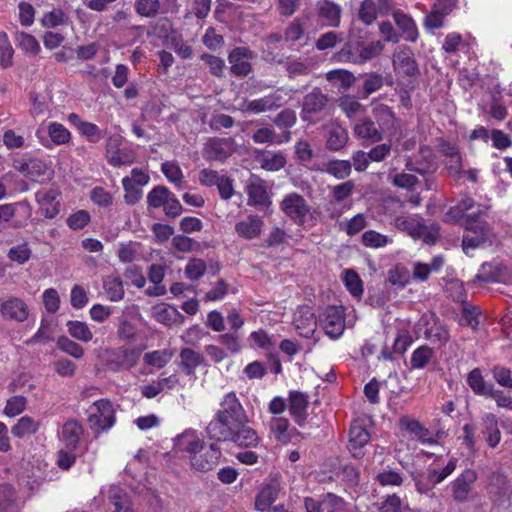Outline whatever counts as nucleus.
Wrapping results in <instances>:
<instances>
[{
	"label": "nucleus",
	"mask_w": 512,
	"mask_h": 512,
	"mask_svg": "<svg viewBox=\"0 0 512 512\" xmlns=\"http://www.w3.org/2000/svg\"><path fill=\"white\" fill-rule=\"evenodd\" d=\"M485 215L484 209L467 214L458 204L450 207L445 213V222L458 223L465 230L462 239V248L465 254H468L470 249L475 250L493 242L495 235L492 227L485 220Z\"/></svg>",
	"instance_id": "1"
},
{
	"label": "nucleus",
	"mask_w": 512,
	"mask_h": 512,
	"mask_svg": "<svg viewBox=\"0 0 512 512\" xmlns=\"http://www.w3.org/2000/svg\"><path fill=\"white\" fill-rule=\"evenodd\" d=\"M243 422H248L246 411L235 392H229L221 400L220 408L206 427L207 436L217 441L225 439Z\"/></svg>",
	"instance_id": "2"
},
{
	"label": "nucleus",
	"mask_w": 512,
	"mask_h": 512,
	"mask_svg": "<svg viewBox=\"0 0 512 512\" xmlns=\"http://www.w3.org/2000/svg\"><path fill=\"white\" fill-rule=\"evenodd\" d=\"M140 352L125 346L109 348L103 351L102 359L109 371L120 372L134 367L139 360Z\"/></svg>",
	"instance_id": "3"
},
{
	"label": "nucleus",
	"mask_w": 512,
	"mask_h": 512,
	"mask_svg": "<svg viewBox=\"0 0 512 512\" xmlns=\"http://www.w3.org/2000/svg\"><path fill=\"white\" fill-rule=\"evenodd\" d=\"M384 45L380 40L372 41L367 44L363 43H347L339 52L341 60L354 64H363L380 55Z\"/></svg>",
	"instance_id": "4"
},
{
	"label": "nucleus",
	"mask_w": 512,
	"mask_h": 512,
	"mask_svg": "<svg viewBox=\"0 0 512 512\" xmlns=\"http://www.w3.org/2000/svg\"><path fill=\"white\" fill-rule=\"evenodd\" d=\"M280 209L294 224L304 226L311 213V206L306 199L297 192L284 196L280 202Z\"/></svg>",
	"instance_id": "5"
},
{
	"label": "nucleus",
	"mask_w": 512,
	"mask_h": 512,
	"mask_svg": "<svg viewBox=\"0 0 512 512\" xmlns=\"http://www.w3.org/2000/svg\"><path fill=\"white\" fill-rule=\"evenodd\" d=\"M320 324L330 338H339L345 330V312L342 306H329L319 316Z\"/></svg>",
	"instance_id": "6"
},
{
	"label": "nucleus",
	"mask_w": 512,
	"mask_h": 512,
	"mask_svg": "<svg viewBox=\"0 0 512 512\" xmlns=\"http://www.w3.org/2000/svg\"><path fill=\"white\" fill-rule=\"evenodd\" d=\"M235 151L233 138H209L204 144L202 155L207 161L225 162Z\"/></svg>",
	"instance_id": "7"
},
{
	"label": "nucleus",
	"mask_w": 512,
	"mask_h": 512,
	"mask_svg": "<svg viewBox=\"0 0 512 512\" xmlns=\"http://www.w3.org/2000/svg\"><path fill=\"white\" fill-rule=\"evenodd\" d=\"M392 64L396 74L417 78L420 74L414 52L408 46H400L393 54Z\"/></svg>",
	"instance_id": "8"
},
{
	"label": "nucleus",
	"mask_w": 512,
	"mask_h": 512,
	"mask_svg": "<svg viewBox=\"0 0 512 512\" xmlns=\"http://www.w3.org/2000/svg\"><path fill=\"white\" fill-rule=\"evenodd\" d=\"M93 411L88 422L92 429L97 431H105L111 428L115 422V411L113 404L107 399H101L93 404Z\"/></svg>",
	"instance_id": "9"
},
{
	"label": "nucleus",
	"mask_w": 512,
	"mask_h": 512,
	"mask_svg": "<svg viewBox=\"0 0 512 512\" xmlns=\"http://www.w3.org/2000/svg\"><path fill=\"white\" fill-rule=\"evenodd\" d=\"M13 168L32 181L45 176L49 178L52 174V170L44 160L31 156L14 159Z\"/></svg>",
	"instance_id": "10"
},
{
	"label": "nucleus",
	"mask_w": 512,
	"mask_h": 512,
	"mask_svg": "<svg viewBox=\"0 0 512 512\" xmlns=\"http://www.w3.org/2000/svg\"><path fill=\"white\" fill-rule=\"evenodd\" d=\"M122 137L110 135L106 141V159L114 167L130 165L135 161V153L131 149H121Z\"/></svg>",
	"instance_id": "11"
},
{
	"label": "nucleus",
	"mask_w": 512,
	"mask_h": 512,
	"mask_svg": "<svg viewBox=\"0 0 512 512\" xmlns=\"http://www.w3.org/2000/svg\"><path fill=\"white\" fill-rule=\"evenodd\" d=\"M353 135L363 144L371 145L383 140L384 134L371 117L359 118L352 127Z\"/></svg>",
	"instance_id": "12"
},
{
	"label": "nucleus",
	"mask_w": 512,
	"mask_h": 512,
	"mask_svg": "<svg viewBox=\"0 0 512 512\" xmlns=\"http://www.w3.org/2000/svg\"><path fill=\"white\" fill-rule=\"evenodd\" d=\"M246 193L248 196V205L250 206L265 209L271 205L265 181L254 174H252L247 181Z\"/></svg>",
	"instance_id": "13"
},
{
	"label": "nucleus",
	"mask_w": 512,
	"mask_h": 512,
	"mask_svg": "<svg viewBox=\"0 0 512 512\" xmlns=\"http://www.w3.org/2000/svg\"><path fill=\"white\" fill-rule=\"evenodd\" d=\"M328 98L319 88H314L303 98L301 118L304 121H313L327 106Z\"/></svg>",
	"instance_id": "14"
},
{
	"label": "nucleus",
	"mask_w": 512,
	"mask_h": 512,
	"mask_svg": "<svg viewBox=\"0 0 512 512\" xmlns=\"http://www.w3.org/2000/svg\"><path fill=\"white\" fill-rule=\"evenodd\" d=\"M254 56V52L247 47L234 48L228 55L231 73L240 77L247 76L252 71L250 60Z\"/></svg>",
	"instance_id": "15"
},
{
	"label": "nucleus",
	"mask_w": 512,
	"mask_h": 512,
	"mask_svg": "<svg viewBox=\"0 0 512 512\" xmlns=\"http://www.w3.org/2000/svg\"><path fill=\"white\" fill-rule=\"evenodd\" d=\"M417 326L425 327L424 337L432 344H437L439 347H442L449 341V332L438 319L424 316L419 320Z\"/></svg>",
	"instance_id": "16"
},
{
	"label": "nucleus",
	"mask_w": 512,
	"mask_h": 512,
	"mask_svg": "<svg viewBox=\"0 0 512 512\" xmlns=\"http://www.w3.org/2000/svg\"><path fill=\"white\" fill-rule=\"evenodd\" d=\"M221 449L217 444H211L209 447L204 448L199 454L191 456V466L200 472H207L212 470L220 462Z\"/></svg>",
	"instance_id": "17"
},
{
	"label": "nucleus",
	"mask_w": 512,
	"mask_h": 512,
	"mask_svg": "<svg viewBox=\"0 0 512 512\" xmlns=\"http://www.w3.org/2000/svg\"><path fill=\"white\" fill-rule=\"evenodd\" d=\"M370 440V433L360 423L354 422L350 426L347 449L352 457L360 459L364 456V447Z\"/></svg>",
	"instance_id": "18"
},
{
	"label": "nucleus",
	"mask_w": 512,
	"mask_h": 512,
	"mask_svg": "<svg viewBox=\"0 0 512 512\" xmlns=\"http://www.w3.org/2000/svg\"><path fill=\"white\" fill-rule=\"evenodd\" d=\"M0 315L5 320L22 323L29 316V308L22 299L9 297L0 304Z\"/></svg>",
	"instance_id": "19"
},
{
	"label": "nucleus",
	"mask_w": 512,
	"mask_h": 512,
	"mask_svg": "<svg viewBox=\"0 0 512 512\" xmlns=\"http://www.w3.org/2000/svg\"><path fill=\"white\" fill-rule=\"evenodd\" d=\"M309 396L300 391H290L288 395V409L291 417L297 425L304 426L308 413Z\"/></svg>",
	"instance_id": "20"
},
{
	"label": "nucleus",
	"mask_w": 512,
	"mask_h": 512,
	"mask_svg": "<svg viewBox=\"0 0 512 512\" xmlns=\"http://www.w3.org/2000/svg\"><path fill=\"white\" fill-rule=\"evenodd\" d=\"M282 97L278 94H270L259 99L244 100L239 110L244 113L260 114L267 111H272L281 106Z\"/></svg>",
	"instance_id": "21"
},
{
	"label": "nucleus",
	"mask_w": 512,
	"mask_h": 512,
	"mask_svg": "<svg viewBox=\"0 0 512 512\" xmlns=\"http://www.w3.org/2000/svg\"><path fill=\"white\" fill-rule=\"evenodd\" d=\"M232 435L225 436V439L219 441H231L237 446L253 448L260 442V437L255 429L248 425V422H243L238 428L234 429Z\"/></svg>",
	"instance_id": "22"
},
{
	"label": "nucleus",
	"mask_w": 512,
	"mask_h": 512,
	"mask_svg": "<svg viewBox=\"0 0 512 512\" xmlns=\"http://www.w3.org/2000/svg\"><path fill=\"white\" fill-rule=\"evenodd\" d=\"M405 168L420 175L433 172L436 169V163L432 149L428 146L420 147L416 160L407 161Z\"/></svg>",
	"instance_id": "23"
},
{
	"label": "nucleus",
	"mask_w": 512,
	"mask_h": 512,
	"mask_svg": "<svg viewBox=\"0 0 512 512\" xmlns=\"http://www.w3.org/2000/svg\"><path fill=\"white\" fill-rule=\"evenodd\" d=\"M394 226L414 239L422 238L427 229L424 219L419 215L397 216L394 219Z\"/></svg>",
	"instance_id": "24"
},
{
	"label": "nucleus",
	"mask_w": 512,
	"mask_h": 512,
	"mask_svg": "<svg viewBox=\"0 0 512 512\" xmlns=\"http://www.w3.org/2000/svg\"><path fill=\"white\" fill-rule=\"evenodd\" d=\"M293 323L299 334L309 338L316 328V318L309 306H301L294 313Z\"/></svg>",
	"instance_id": "25"
},
{
	"label": "nucleus",
	"mask_w": 512,
	"mask_h": 512,
	"mask_svg": "<svg viewBox=\"0 0 512 512\" xmlns=\"http://www.w3.org/2000/svg\"><path fill=\"white\" fill-rule=\"evenodd\" d=\"M342 8L329 0H320L317 3V15L325 27L336 28L340 25Z\"/></svg>",
	"instance_id": "26"
},
{
	"label": "nucleus",
	"mask_w": 512,
	"mask_h": 512,
	"mask_svg": "<svg viewBox=\"0 0 512 512\" xmlns=\"http://www.w3.org/2000/svg\"><path fill=\"white\" fill-rule=\"evenodd\" d=\"M263 226L264 221L258 215L250 214L235 224V232L240 238L253 240L261 235Z\"/></svg>",
	"instance_id": "27"
},
{
	"label": "nucleus",
	"mask_w": 512,
	"mask_h": 512,
	"mask_svg": "<svg viewBox=\"0 0 512 512\" xmlns=\"http://www.w3.org/2000/svg\"><path fill=\"white\" fill-rule=\"evenodd\" d=\"M477 474L472 469L463 471L452 483L451 490L453 498L456 501L463 502L467 500L471 491V485L476 481Z\"/></svg>",
	"instance_id": "28"
},
{
	"label": "nucleus",
	"mask_w": 512,
	"mask_h": 512,
	"mask_svg": "<svg viewBox=\"0 0 512 512\" xmlns=\"http://www.w3.org/2000/svg\"><path fill=\"white\" fill-rule=\"evenodd\" d=\"M204 357L199 352L189 347L180 350L177 365L186 376H194L196 369L202 365Z\"/></svg>",
	"instance_id": "29"
},
{
	"label": "nucleus",
	"mask_w": 512,
	"mask_h": 512,
	"mask_svg": "<svg viewBox=\"0 0 512 512\" xmlns=\"http://www.w3.org/2000/svg\"><path fill=\"white\" fill-rule=\"evenodd\" d=\"M83 436V427L74 419L67 420L60 432L59 438L69 450H76Z\"/></svg>",
	"instance_id": "30"
},
{
	"label": "nucleus",
	"mask_w": 512,
	"mask_h": 512,
	"mask_svg": "<svg viewBox=\"0 0 512 512\" xmlns=\"http://www.w3.org/2000/svg\"><path fill=\"white\" fill-rule=\"evenodd\" d=\"M481 433L489 447L495 448L500 443L501 432L496 415L486 413L481 418Z\"/></svg>",
	"instance_id": "31"
},
{
	"label": "nucleus",
	"mask_w": 512,
	"mask_h": 512,
	"mask_svg": "<svg viewBox=\"0 0 512 512\" xmlns=\"http://www.w3.org/2000/svg\"><path fill=\"white\" fill-rule=\"evenodd\" d=\"M399 424L402 429L408 431L421 443L429 445L437 443V441L431 437L430 431L426 427H424L418 420L409 418L408 416H403L400 418Z\"/></svg>",
	"instance_id": "32"
},
{
	"label": "nucleus",
	"mask_w": 512,
	"mask_h": 512,
	"mask_svg": "<svg viewBox=\"0 0 512 512\" xmlns=\"http://www.w3.org/2000/svg\"><path fill=\"white\" fill-rule=\"evenodd\" d=\"M68 121L82 136L86 137L89 142L97 143L102 138V131L100 128L92 122L82 120L78 114L70 113L68 115Z\"/></svg>",
	"instance_id": "33"
},
{
	"label": "nucleus",
	"mask_w": 512,
	"mask_h": 512,
	"mask_svg": "<svg viewBox=\"0 0 512 512\" xmlns=\"http://www.w3.org/2000/svg\"><path fill=\"white\" fill-rule=\"evenodd\" d=\"M393 19L397 27L402 31L403 38L409 42H415L419 33L415 21L401 10L393 13Z\"/></svg>",
	"instance_id": "34"
},
{
	"label": "nucleus",
	"mask_w": 512,
	"mask_h": 512,
	"mask_svg": "<svg viewBox=\"0 0 512 512\" xmlns=\"http://www.w3.org/2000/svg\"><path fill=\"white\" fill-rule=\"evenodd\" d=\"M348 139V131L344 127L332 124L327 129L326 148L330 151H339L346 146Z\"/></svg>",
	"instance_id": "35"
},
{
	"label": "nucleus",
	"mask_w": 512,
	"mask_h": 512,
	"mask_svg": "<svg viewBox=\"0 0 512 512\" xmlns=\"http://www.w3.org/2000/svg\"><path fill=\"white\" fill-rule=\"evenodd\" d=\"M372 116L377 127L381 128L382 133L394 127L396 117L391 107L385 104H378L372 108Z\"/></svg>",
	"instance_id": "36"
},
{
	"label": "nucleus",
	"mask_w": 512,
	"mask_h": 512,
	"mask_svg": "<svg viewBox=\"0 0 512 512\" xmlns=\"http://www.w3.org/2000/svg\"><path fill=\"white\" fill-rule=\"evenodd\" d=\"M261 168L267 171H279L285 167L286 156L281 151L264 150L258 156Z\"/></svg>",
	"instance_id": "37"
},
{
	"label": "nucleus",
	"mask_w": 512,
	"mask_h": 512,
	"mask_svg": "<svg viewBox=\"0 0 512 512\" xmlns=\"http://www.w3.org/2000/svg\"><path fill=\"white\" fill-rule=\"evenodd\" d=\"M154 317L157 322L167 326L182 324L184 316L172 306L159 305L154 308Z\"/></svg>",
	"instance_id": "38"
},
{
	"label": "nucleus",
	"mask_w": 512,
	"mask_h": 512,
	"mask_svg": "<svg viewBox=\"0 0 512 512\" xmlns=\"http://www.w3.org/2000/svg\"><path fill=\"white\" fill-rule=\"evenodd\" d=\"M289 420L281 416H274L269 421V430L274 438L280 443H288L291 440L289 431Z\"/></svg>",
	"instance_id": "39"
},
{
	"label": "nucleus",
	"mask_w": 512,
	"mask_h": 512,
	"mask_svg": "<svg viewBox=\"0 0 512 512\" xmlns=\"http://www.w3.org/2000/svg\"><path fill=\"white\" fill-rule=\"evenodd\" d=\"M40 422L34 420L30 416H23L17 420L16 424L12 426L11 433L14 437L24 438L36 434L40 429Z\"/></svg>",
	"instance_id": "40"
},
{
	"label": "nucleus",
	"mask_w": 512,
	"mask_h": 512,
	"mask_svg": "<svg viewBox=\"0 0 512 512\" xmlns=\"http://www.w3.org/2000/svg\"><path fill=\"white\" fill-rule=\"evenodd\" d=\"M283 67L285 68L290 79L306 76L311 72L310 65L306 60L296 58L291 55L286 56Z\"/></svg>",
	"instance_id": "41"
},
{
	"label": "nucleus",
	"mask_w": 512,
	"mask_h": 512,
	"mask_svg": "<svg viewBox=\"0 0 512 512\" xmlns=\"http://www.w3.org/2000/svg\"><path fill=\"white\" fill-rule=\"evenodd\" d=\"M467 384L476 395L484 397L491 394V390L494 387L492 384H489L484 380L481 371L478 368L469 372L467 376Z\"/></svg>",
	"instance_id": "42"
},
{
	"label": "nucleus",
	"mask_w": 512,
	"mask_h": 512,
	"mask_svg": "<svg viewBox=\"0 0 512 512\" xmlns=\"http://www.w3.org/2000/svg\"><path fill=\"white\" fill-rule=\"evenodd\" d=\"M456 464V459H450L447 465L441 470L429 467L425 472H423L425 474V479L429 482L432 489L454 472Z\"/></svg>",
	"instance_id": "43"
},
{
	"label": "nucleus",
	"mask_w": 512,
	"mask_h": 512,
	"mask_svg": "<svg viewBox=\"0 0 512 512\" xmlns=\"http://www.w3.org/2000/svg\"><path fill=\"white\" fill-rule=\"evenodd\" d=\"M165 276V269L160 264H152L149 267L148 279L155 286L152 289L147 290V294L150 296H162L166 293V288L161 285Z\"/></svg>",
	"instance_id": "44"
},
{
	"label": "nucleus",
	"mask_w": 512,
	"mask_h": 512,
	"mask_svg": "<svg viewBox=\"0 0 512 512\" xmlns=\"http://www.w3.org/2000/svg\"><path fill=\"white\" fill-rule=\"evenodd\" d=\"M0 512H20L16 490L9 484H3L0 492Z\"/></svg>",
	"instance_id": "45"
},
{
	"label": "nucleus",
	"mask_w": 512,
	"mask_h": 512,
	"mask_svg": "<svg viewBox=\"0 0 512 512\" xmlns=\"http://www.w3.org/2000/svg\"><path fill=\"white\" fill-rule=\"evenodd\" d=\"M279 490L274 485H268L261 489L255 500V509L259 512L266 511L278 498Z\"/></svg>",
	"instance_id": "46"
},
{
	"label": "nucleus",
	"mask_w": 512,
	"mask_h": 512,
	"mask_svg": "<svg viewBox=\"0 0 512 512\" xmlns=\"http://www.w3.org/2000/svg\"><path fill=\"white\" fill-rule=\"evenodd\" d=\"M322 171L334 176L337 179L347 178L352 171V164L348 160L334 159L330 160L324 165Z\"/></svg>",
	"instance_id": "47"
},
{
	"label": "nucleus",
	"mask_w": 512,
	"mask_h": 512,
	"mask_svg": "<svg viewBox=\"0 0 512 512\" xmlns=\"http://www.w3.org/2000/svg\"><path fill=\"white\" fill-rule=\"evenodd\" d=\"M174 356V351L171 349L155 350L148 352L144 355V362L156 368H163L166 366Z\"/></svg>",
	"instance_id": "48"
},
{
	"label": "nucleus",
	"mask_w": 512,
	"mask_h": 512,
	"mask_svg": "<svg viewBox=\"0 0 512 512\" xmlns=\"http://www.w3.org/2000/svg\"><path fill=\"white\" fill-rule=\"evenodd\" d=\"M104 290L108 298L113 301H120L124 297V287L121 279L117 276H108L103 281Z\"/></svg>",
	"instance_id": "49"
},
{
	"label": "nucleus",
	"mask_w": 512,
	"mask_h": 512,
	"mask_svg": "<svg viewBox=\"0 0 512 512\" xmlns=\"http://www.w3.org/2000/svg\"><path fill=\"white\" fill-rule=\"evenodd\" d=\"M326 79L344 90L349 89L355 82V76L351 72L343 69L329 71L326 74Z\"/></svg>",
	"instance_id": "50"
},
{
	"label": "nucleus",
	"mask_w": 512,
	"mask_h": 512,
	"mask_svg": "<svg viewBox=\"0 0 512 512\" xmlns=\"http://www.w3.org/2000/svg\"><path fill=\"white\" fill-rule=\"evenodd\" d=\"M434 357V351L427 345H422L413 351L410 359L412 369H423Z\"/></svg>",
	"instance_id": "51"
},
{
	"label": "nucleus",
	"mask_w": 512,
	"mask_h": 512,
	"mask_svg": "<svg viewBox=\"0 0 512 512\" xmlns=\"http://www.w3.org/2000/svg\"><path fill=\"white\" fill-rule=\"evenodd\" d=\"M48 135L55 145H64L71 139L70 131L61 123L51 122L47 128Z\"/></svg>",
	"instance_id": "52"
},
{
	"label": "nucleus",
	"mask_w": 512,
	"mask_h": 512,
	"mask_svg": "<svg viewBox=\"0 0 512 512\" xmlns=\"http://www.w3.org/2000/svg\"><path fill=\"white\" fill-rule=\"evenodd\" d=\"M67 328L69 334L77 340L89 342L93 338V333L85 322L70 320L67 322Z\"/></svg>",
	"instance_id": "53"
},
{
	"label": "nucleus",
	"mask_w": 512,
	"mask_h": 512,
	"mask_svg": "<svg viewBox=\"0 0 512 512\" xmlns=\"http://www.w3.org/2000/svg\"><path fill=\"white\" fill-rule=\"evenodd\" d=\"M177 446L191 456L199 454L203 450V443L193 434H184L178 437Z\"/></svg>",
	"instance_id": "54"
},
{
	"label": "nucleus",
	"mask_w": 512,
	"mask_h": 512,
	"mask_svg": "<svg viewBox=\"0 0 512 512\" xmlns=\"http://www.w3.org/2000/svg\"><path fill=\"white\" fill-rule=\"evenodd\" d=\"M362 244L369 248L385 247L391 239L387 235H383L375 230H367L361 236Z\"/></svg>",
	"instance_id": "55"
},
{
	"label": "nucleus",
	"mask_w": 512,
	"mask_h": 512,
	"mask_svg": "<svg viewBox=\"0 0 512 512\" xmlns=\"http://www.w3.org/2000/svg\"><path fill=\"white\" fill-rule=\"evenodd\" d=\"M31 255L32 250L26 242L11 247L7 252V257L18 265L28 262Z\"/></svg>",
	"instance_id": "56"
},
{
	"label": "nucleus",
	"mask_w": 512,
	"mask_h": 512,
	"mask_svg": "<svg viewBox=\"0 0 512 512\" xmlns=\"http://www.w3.org/2000/svg\"><path fill=\"white\" fill-rule=\"evenodd\" d=\"M171 191L162 185H158L154 187L148 194H147V203L148 206L153 208H159L163 207L168 199L170 197Z\"/></svg>",
	"instance_id": "57"
},
{
	"label": "nucleus",
	"mask_w": 512,
	"mask_h": 512,
	"mask_svg": "<svg viewBox=\"0 0 512 512\" xmlns=\"http://www.w3.org/2000/svg\"><path fill=\"white\" fill-rule=\"evenodd\" d=\"M207 269V265L204 260L200 258H192L188 261L185 267V275L191 281L199 280Z\"/></svg>",
	"instance_id": "58"
},
{
	"label": "nucleus",
	"mask_w": 512,
	"mask_h": 512,
	"mask_svg": "<svg viewBox=\"0 0 512 512\" xmlns=\"http://www.w3.org/2000/svg\"><path fill=\"white\" fill-rule=\"evenodd\" d=\"M16 41L20 48L26 53L37 55L40 52V44L37 39L28 33L19 32L16 35Z\"/></svg>",
	"instance_id": "59"
},
{
	"label": "nucleus",
	"mask_w": 512,
	"mask_h": 512,
	"mask_svg": "<svg viewBox=\"0 0 512 512\" xmlns=\"http://www.w3.org/2000/svg\"><path fill=\"white\" fill-rule=\"evenodd\" d=\"M159 0H135V10L143 17L152 18L156 16L160 10Z\"/></svg>",
	"instance_id": "60"
},
{
	"label": "nucleus",
	"mask_w": 512,
	"mask_h": 512,
	"mask_svg": "<svg viewBox=\"0 0 512 512\" xmlns=\"http://www.w3.org/2000/svg\"><path fill=\"white\" fill-rule=\"evenodd\" d=\"M339 108L348 118L355 117L363 110L362 104L349 95L343 96L339 99Z\"/></svg>",
	"instance_id": "61"
},
{
	"label": "nucleus",
	"mask_w": 512,
	"mask_h": 512,
	"mask_svg": "<svg viewBox=\"0 0 512 512\" xmlns=\"http://www.w3.org/2000/svg\"><path fill=\"white\" fill-rule=\"evenodd\" d=\"M411 278L410 271L403 265H396L388 272V279L391 284L405 286Z\"/></svg>",
	"instance_id": "62"
},
{
	"label": "nucleus",
	"mask_w": 512,
	"mask_h": 512,
	"mask_svg": "<svg viewBox=\"0 0 512 512\" xmlns=\"http://www.w3.org/2000/svg\"><path fill=\"white\" fill-rule=\"evenodd\" d=\"M344 284L354 297H360L363 294L362 280L355 271L347 270L345 272Z\"/></svg>",
	"instance_id": "63"
},
{
	"label": "nucleus",
	"mask_w": 512,
	"mask_h": 512,
	"mask_svg": "<svg viewBox=\"0 0 512 512\" xmlns=\"http://www.w3.org/2000/svg\"><path fill=\"white\" fill-rule=\"evenodd\" d=\"M57 347L67 353L68 355L79 359L83 356L84 350L83 348L76 342L72 341L66 336H61L57 340Z\"/></svg>",
	"instance_id": "64"
}]
</instances>
